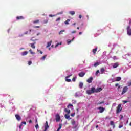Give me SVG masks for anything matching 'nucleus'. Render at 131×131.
Returning a JSON list of instances; mask_svg holds the SVG:
<instances>
[{
	"instance_id": "nucleus-34",
	"label": "nucleus",
	"mask_w": 131,
	"mask_h": 131,
	"mask_svg": "<svg viewBox=\"0 0 131 131\" xmlns=\"http://www.w3.org/2000/svg\"><path fill=\"white\" fill-rule=\"evenodd\" d=\"M63 32H65V30H61V31H60V32H59V35L62 34H63Z\"/></svg>"
},
{
	"instance_id": "nucleus-15",
	"label": "nucleus",
	"mask_w": 131,
	"mask_h": 131,
	"mask_svg": "<svg viewBox=\"0 0 131 131\" xmlns=\"http://www.w3.org/2000/svg\"><path fill=\"white\" fill-rule=\"evenodd\" d=\"M119 64H118V63H115L113 64V68H117L118 67Z\"/></svg>"
},
{
	"instance_id": "nucleus-6",
	"label": "nucleus",
	"mask_w": 131,
	"mask_h": 131,
	"mask_svg": "<svg viewBox=\"0 0 131 131\" xmlns=\"http://www.w3.org/2000/svg\"><path fill=\"white\" fill-rule=\"evenodd\" d=\"M98 110H99L100 113H103L104 111H105V108H104L103 107H99L97 108Z\"/></svg>"
},
{
	"instance_id": "nucleus-23",
	"label": "nucleus",
	"mask_w": 131,
	"mask_h": 131,
	"mask_svg": "<svg viewBox=\"0 0 131 131\" xmlns=\"http://www.w3.org/2000/svg\"><path fill=\"white\" fill-rule=\"evenodd\" d=\"M61 45H62V42H60V43H57L55 46V49H56V48H58L59 46H61Z\"/></svg>"
},
{
	"instance_id": "nucleus-7",
	"label": "nucleus",
	"mask_w": 131,
	"mask_h": 131,
	"mask_svg": "<svg viewBox=\"0 0 131 131\" xmlns=\"http://www.w3.org/2000/svg\"><path fill=\"white\" fill-rule=\"evenodd\" d=\"M127 90H128V88L127 86H125L123 89V91L122 93V95H123V94H125L126 92H127Z\"/></svg>"
},
{
	"instance_id": "nucleus-26",
	"label": "nucleus",
	"mask_w": 131,
	"mask_h": 131,
	"mask_svg": "<svg viewBox=\"0 0 131 131\" xmlns=\"http://www.w3.org/2000/svg\"><path fill=\"white\" fill-rule=\"evenodd\" d=\"M29 52L30 53L31 55H34L35 54V52H34L32 51V49H30Z\"/></svg>"
},
{
	"instance_id": "nucleus-40",
	"label": "nucleus",
	"mask_w": 131,
	"mask_h": 131,
	"mask_svg": "<svg viewBox=\"0 0 131 131\" xmlns=\"http://www.w3.org/2000/svg\"><path fill=\"white\" fill-rule=\"evenodd\" d=\"M76 78H77V77H74L73 79H72V80L73 81H75V80H76Z\"/></svg>"
},
{
	"instance_id": "nucleus-35",
	"label": "nucleus",
	"mask_w": 131,
	"mask_h": 131,
	"mask_svg": "<svg viewBox=\"0 0 131 131\" xmlns=\"http://www.w3.org/2000/svg\"><path fill=\"white\" fill-rule=\"evenodd\" d=\"M75 97H79V92H76L75 94Z\"/></svg>"
},
{
	"instance_id": "nucleus-60",
	"label": "nucleus",
	"mask_w": 131,
	"mask_h": 131,
	"mask_svg": "<svg viewBox=\"0 0 131 131\" xmlns=\"http://www.w3.org/2000/svg\"><path fill=\"white\" fill-rule=\"evenodd\" d=\"M81 17H82L81 15H79V19H81Z\"/></svg>"
},
{
	"instance_id": "nucleus-10",
	"label": "nucleus",
	"mask_w": 131,
	"mask_h": 131,
	"mask_svg": "<svg viewBox=\"0 0 131 131\" xmlns=\"http://www.w3.org/2000/svg\"><path fill=\"white\" fill-rule=\"evenodd\" d=\"M15 117H16V119H17V120H18V121H20V120H21V117L19 115H16Z\"/></svg>"
},
{
	"instance_id": "nucleus-9",
	"label": "nucleus",
	"mask_w": 131,
	"mask_h": 131,
	"mask_svg": "<svg viewBox=\"0 0 131 131\" xmlns=\"http://www.w3.org/2000/svg\"><path fill=\"white\" fill-rule=\"evenodd\" d=\"M87 82H88V83H92V82H93V77H91L88 79H87Z\"/></svg>"
},
{
	"instance_id": "nucleus-1",
	"label": "nucleus",
	"mask_w": 131,
	"mask_h": 131,
	"mask_svg": "<svg viewBox=\"0 0 131 131\" xmlns=\"http://www.w3.org/2000/svg\"><path fill=\"white\" fill-rule=\"evenodd\" d=\"M71 124L72 125H73L74 128H76V127L78 126V122H75V121H74V119L71 120Z\"/></svg>"
},
{
	"instance_id": "nucleus-58",
	"label": "nucleus",
	"mask_w": 131,
	"mask_h": 131,
	"mask_svg": "<svg viewBox=\"0 0 131 131\" xmlns=\"http://www.w3.org/2000/svg\"><path fill=\"white\" fill-rule=\"evenodd\" d=\"M32 123V121L31 120L29 121V123Z\"/></svg>"
},
{
	"instance_id": "nucleus-50",
	"label": "nucleus",
	"mask_w": 131,
	"mask_h": 131,
	"mask_svg": "<svg viewBox=\"0 0 131 131\" xmlns=\"http://www.w3.org/2000/svg\"><path fill=\"white\" fill-rule=\"evenodd\" d=\"M123 102L124 103V104H126V103H127V101L124 100V101H123Z\"/></svg>"
},
{
	"instance_id": "nucleus-59",
	"label": "nucleus",
	"mask_w": 131,
	"mask_h": 131,
	"mask_svg": "<svg viewBox=\"0 0 131 131\" xmlns=\"http://www.w3.org/2000/svg\"><path fill=\"white\" fill-rule=\"evenodd\" d=\"M113 106L115 107V106H116V103H113Z\"/></svg>"
},
{
	"instance_id": "nucleus-24",
	"label": "nucleus",
	"mask_w": 131,
	"mask_h": 131,
	"mask_svg": "<svg viewBox=\"0 0 131 131\" xmlns=\"http://www.w3.org/2000/svg\"><path fill=\"white\" fill-rule=\"evenodd\" d=\"M64 111H65V112L68 113V114H70V110H68L67 108H65L64 109Z\"/></svg>"
},
{
	"instance_id": "nucleus-36",
	"label": "nucleus",
	"mask_w": 131,
	"mask_h": 131,
	"mask_svg": "<svg viewBox=\"0 0 131 131\" xmlns=\"http://www.w3.org/2000/svg\"><path fill=\"white\" fill-rule=\"evenodd\" d=\"M38 22H39V20H34L33 21L34 24H36V23H38Z\"/></svg>"
},
{
	"instance_id": "nucleus-62",
	"label": "nucleus",
	"mask_w": 131,
	"mask_h": 131,
	"mask_svg": "<svg viewBox=\"0 0 131 131\" xmlns=\"http://www.w3.org/2000/svg\"><path fill=\"white\" fill-rule=\"evenodd\" d=\"M28 33V31H26L24 33V34H27Z\"/></svg>"
},
{
	"instance_id": "nucleus-2",
	"label": "nucleus",
	"mask_w": 131,
	"mask_h": 131,
	"mask_svg": "<svg viewBox=\"0 0 131 131\" xmlns=\"http://www.w3.org/2000/svg\"><path fill=\"white\" fill-rule=\"evenodd\" d=\"M94 93H95V88L94 87L92 88L91 90L86 91L88 95H91V94H94Z\"/></svg>"
},
{
	"instance_id": "nucleus-20",
	"label": "nucleus",
	"mask_w": 131,
	"mask_h": 131,
	"mask_svg": "<svg viewBox=\"0 0 131 131\" xmlns=\"http://www.w3.org/2000/svg\"><path fill=\"white\" fill-rule=\"evenodd\" d=\"M47 58V55H44L43 56H42L40 60L41 61H45V60L46 59V58Z\"/></svg>"
},
{
	"instance_id": "nucleus-52",
	"label": "nucleus",
	"mask_w": 131,
	"mask_h": 131,
	"mask_svg": "<svg viewBox=\"0 0 131 131\" xmlns=\"http://www.w3.org/2000/svg\"><path fill=\"white\" fill-rule=\"evenodd\" d=\"M40 27L39 26H34V28H39Z\"/></svg>"
},
{
	"instance_id": "nucleus-4",
	"label": "nucleus",
	"mask_w": 131,
	"mask_h": 131,
	"mask_svg": "<svg viewBox=\"0 0 131 131\" xmlns=\"http://www.w3.org/2000/svg\"><path fill=\"white\" fill-rule=\"evenodd\" d=\"M55 117L56 122H59V121L61 120V117H60V115H59V114H56Z\"/></svg>"
},
{
	"instance_id": "nucleus-12",
	"label": "nucleus",
	"mask_w": 131,
	"mask_h": 131,
	"mask_svg": "<svg viewBox=\"0 0 131 131\" xmlns=\"http://www.w3.org/2000/svg\"><path fill=\"white\" fill-rule=\"evenodd\" d=\"M35 42H34V43H30V47H31V48H32V49H35Z\"/></svg>"
},
{
	"instance_id": "nucleus-48",
	"label": "nucleus",
	"mask_w": 131,
	"mask_h": 131,
	"mask_svg": "<svg viewBox=\"0 0 131 131\" xmlns=\"http://www.w3.org/2000/svg\"><path fill=\"white\" fill-rule=\"evenodd\" d=\"M131 86V82H129L128 83V86Z\"/></svg>"
},
{
	"instance_id": "nucleus-17",
	"label": "nucleus",
	"mask_w": 131,
	"mask_h": 131,
	"mask_svg": "<svg viewBox=\"0 0 131 131\" xmlns=\"http://www.w3.org/2000/svg\"><path fill=\"white\" fill-rule=\"evenodd\" d=\"M105 102L104 101H97L96 102V105H102V104H104Z\"/></svg>"
},
{
	"instance_id": "nucleus-53",
	"label": "nucleus",
	"mask_w": 131,
	"mask_h": 131,
	"mask_svg": "<svg viewBox=\"0 0 131 131\" xmlns=\"http://www.w3.org/2000/svg\"><path fill=\"white\" fill-rule=\"evenodd\" d=\"M123 127V125H119V128H121V127Z\"/></svg>"
},
{
	"instance_id": "nucleus-55",
	"label": "nucleus",
	"mask_w": 131,
	"mask_h": 131,
	"mask_svg": "<svg viewBox=\"0 0 131 131\" xmlns=\"http://www.w3.org/2000/svg\"><path fill=\"white\" fill-rule=\"evenodd\" d=\"M36 35H37V36H38V35H40V32H38V33H37Z\"/></svg>"
},
{
	"instance_id": "nucleus-63",
	"label": "nucleus",
	"mask_w": 131,
	"mask_h": 131,
	"mask_svg": "<svg viewBox=\"0 0 131 131\" xmlns=\"http://www.w3.org/2000/svg\"><path fill=\"white\" fill-rule=\"evenodd\" d=\"M44 23H45V24L48 23V20L44 21Z\"/></svg>"
},
{
	"instance_id": "nucleus-29",
	"label": "nucleus",
	"mask_w": 131,
	"mask_h": 131,
	"mask_svg": "<svg viewBox=\"0 0 131 131\" xmlns=\"http://www.w3.org/2000/svg\"><path fill=\"white\" fill-rule=\"evenodd\" d=\"M69 22H70V19H67V20L64 22V24H66L67 25H68V24H69Z\"/></svg>"
},
{
	"instance_id": "nucleus-44",
	"label": "nucleus",
	"mask_w": 131,
	"mask_h": 131,
	"mask_svg": "<svg viewBox=\"0 0 131 131\" xmlns=\"http://www.w3.org/2000/svg\"><path fill=\"white\" fill-rule=\"evenodd\" d=\"M56 16V15H53V14H50V15H49V17H55Z\"/></svg>"
},
{
	"instance_id": "nucleus-11",
	"label": "nucleus",
	"mask_w": 131,
	"mask_h": 131,
	"mask_svg": "<svg viewBox=\"0 0 131 131\" xmlns=\"http://www.w3.org/2000/svg\"><path fill=\"white\" fill-rule=\"evenodd\" d=\"M51 45H52V40L47 42L46 48H50V47H51Z\"/></svg>"
},
{
	"instance_id": "nucleus-42",
	"label": "nucleus",
	"mask_w": 131,
	"mask_h": 131,
	"mask_svg": "<svg viewBox=\"0 0 131 131\" xmlns=\"http://www.w3.org/2000/svg\"><path fill=\"white\" fill-rule=\"evenodd\" d=\"M59 127L58 128L59 129H61L62 128V124H59Z\"/></svg>"
},
{
	"instance_id": "nucleus-22",
	"label": "nucleus",
	"mask_w": 131,
	"mask_h": 131,
	"mask_svg": "<svg viewBox=\"0 0 131 131\" xmlns=\"http://www.w3.org/2000/svg\"><path fill=\"white\" fill-rule=\"evenodd\" d=\"M121 80V77H118L116 78V80L115 81H120Z\"/></svg>"
},
{
	"instance_id": "nucleus-64",
	"label": "nucleus",
	"mask_w": 131,
	"mask_h": 131,
	"mask_svg": "<svg viewBox=\"0 0 131 131\" xmlns=\"http://www.w3.org/2000/svg\"><path fill=\"white\" fill-rule=\"evenodd\" d=\"M129 24L130 26L131 25V20H129Z\"/></svg>"
},
{
	"instance_id": "nucleus-30",
	"label": "nucleus",
	"mask_w": 131,
	"mask_h": 131,
	"mask_svg": "<svg viewBox=\"0 0 131 131\" xmlns=\"http://www.w3.org/2000/svg\"><path fill=\"white\" fill-rule=\"evenodd\" d=\"M98 50V48H96L95 49L93 50V54H96V52H97V50Z\"/></svg>"
},
{
	"instance_id": "nucleus-19",
	"label": "nucleus",
	"mask_w": 131,
	"mask_h": 131,
	"mask_svg": "<svg viewBox=\"0 0 131 131\" xmlns=\"http://www.w3.org/2000/svg\"><path fill=\"white\" fill-rule=\"evenodd\" d=\"M50 127L48 124V122H46V125H45V130L44 131H47V129Z\"/></svg>"
},
{
	"instance_id": "nucleus-56",
	"label": "nucleus",
	"mask_w": 131,
	"mask_h": 131,
	"mask_svg": "<svg viewBox=\"0 0 131 131\" xmlns=\"http://www.w3.org/2000/svg\"><path fill=\"white\" fill-rule=\"evenodd\" d=\"M22 123L19 125V128H21V127H22Z\"/></svg>"
},
{
	"instance_id": "nucleus-18",
	"label": "nucleus",
	"mask_w": 131,
	"mask_h": 131,
	"mask_svg": "<svg viewBox=\"0 0 131 131\" xmlns=\"http://www.w3.org/2000/svg\"><path fill=\"white\" fill-rule=\"evenodd\" d=\"M69 14L71 15L72 16H74L75 15V12L72 11H69Z\"/></svg>"
},
{
	"instance_id": "nucleus-61",
	"label": "nucleus",
	"mask_w": 131,
	"mask_h": 131,
	"mask_svg": "<svg viewBox=\"0 0 131 131\" xmlns=\"http://www.w3.org/2000/svg\"><path fill=\"white\" fill-rule=\"evenodd\" d=\"M130 55H131V54L129 53L126 54V56H130Z\"/></svg>"
},
{
	"instance_id": "nucleus-45",
	"label": "nucleus",
	"mask_w": 131,
	"mask_h": 131,
	"mask_svg": "<svg viewBox=\"0 0 131 131\" xmlns=\"http://www.w3.org/2000/svg\"><path fill=\"white\" fill-rule=\"evenodd\" d=\"M60 20H61V18H60V17H58V18L56 19V22H58V21H60Z\"/></svg>"
},
{
	"instance_id": "nucleus-16",
	"label": "nucleus",
	"mask_w": 131,
	"mask_h": 131,
	"mask_svg": "<svg viewBox=\"0 0 131 131\" xmlns=\"http://www.w3.org/2000/svg\"><path fill=\"white\" fill-rule=\"evenodd\" d=\"M101 64H102V62H96L95 64H94V67H97V66H99V65H101Z\"/></svg>"
},
{
	"instance_id": "nucleus-21",
	"label": "nucleus",
	"mask_w": 131,
	"mask_h": 131,
	"mask_svg": "<svg viewBox=\"0 0 131 131\" xmlns=\"http://www.w3.org/2000/svg\"><path fill=\"white\" fill-rule=\"evenodd\" d=\"M65 118H66V119H69V120H70V119H71V118H70V116L66 114L64 116Z\"/></svg>"
},
{
	"instance_id": "nucleus-57",
	"label": "nucleus",
	"mask_w": 131,
	"mask_h": 131,
	"mask_svg": "<svg viewBox=\"0 0 131 131\" xmlns=\"http://www.w3.org/2000/svg\"><path fill=\"white\" fill-rule=\"evenodd\" d=\"M118 85H119V84L117 83L115 84V86H116V88H117V86H118Z\"/></svg>"
},
{
	"instance_id": "nucleus-37",
	"label": "nucleus",
	"mask_w": 131,
	"mask_h": 131,
	"mask_svg": "<svg viewBox=\"0 0 131 131\" xmlns=\"http://www.w3.org/2000/svg\"><path fill=\"white\" fill-rule=\"evenodd\" d=\"M99 73H100V71L99 70H97L95 73L96 75L98 76V74H99Z\"/></svg>"
},
{
	"instance_id": "nucleus-49",
	"label": "nucleus",
	"mask_w": 131,
	"mask_h": 131,
	"mask_svg": "<svg viewBox=\"0 0 131 131\" xmlns=\"http://www.w3.org/2000/svg\"><path fill=\"white\" fill-rule=\"evenodd\" d=\"M74 115H75V114H74V113L71 114V116H72V117H73V116H74Z\"/></svg>"
},
{
	"instance_id": "nucleus-32",
	"label": "nucleus",
	"mask_w": 131,
	"mask_h": 131,
	"mask_svg": "<svg viewBox=\"0 0 131 131\" xmlns=\"http://www.w3.org/2000/svg\"><path fill=\"white\" fill-rule=\"evenodd\" d=\"M67 44L68 45H70L71 43V42H72V41H71V40H67Z\"/></svg>"
},
{
	"instance_id": "nucleus-28",
	"label": "nucleus",
	"mask_w": 131,
	"mask_h": 131,
	"mask_svg": "<svg viewBox=\"0 0 131 131\" xmlns=\"http://www.w3.org/2000/svg\"><path fill=\"white\" fill-rule=\"evenodd\" d=\"M16 19H17V20H21V19H24V17H23V16H17V17H16Z\"/></svg>"
},
{
	"instance_id": "nucleus-43",
	"label": "nucleus",
	"mask_w": 131,
	"mask_h": 131,
	"mask_svg": "<svg viewBox=\"0 0 131 131\" xmlns=\"http://www.w3.org/2000/svg\"><path fill=\"white\" fill-rule=\"evenodd\" d=\"M72 103H73V104H76V101L75 100H73Z\"/></svg>"
},
{
	"instance_id": "nucleus-51",
	"label": "nucleus",
	"mask_w": 131,
	"mask_h": 131,
	"mask_svg": "<svg viewBox=\"0 0 131 131\" xmlns=\"http://www.w3.org/2000/svg\"><path fill=\"white\" fill-rule=\"evenodd\" d=\"M22 124H24L25 125H26V122H23L21 123Z\"/></svg>"
},
{
	"instance_id": "nucleus-54",
	"label": "nucleus",
	"mask_w": 131,
	"mask_h": 131,
	"mask_svg": "<svg viewBox=\"0 0 131 131\" xmlns=\"http://www.w3.org/2000/svg\"><path fill=\"white\" fill-rule=\"evenodd\" d=\"M71 33H76V31H73L71 32Z\"/></svg>"
},
{
	"instance_id": "nucleus-25",
	"label": "nucleus",
	"mask_w": 131,
	"mask_h": 131,
	"mask_svg": "<svg viewBox=\"0 0 131 131\" xmlns=\"http://www.w3.org/2000/svg\"><path fill=\"white\" fill-rule=\"evenodd\" d=\"M104 72H105V69L101 68L100 70L101 74H103V73H104Z\"/></svg>"
},
{
	"instance_id": "nucleus-41",
	"label": "nucleus",
	"mask_w": 131,
	"mask_h": 131,
	"mask_svg": "<svg viewBox=\"0 0 131 131\" xmlns=\"http://www.w3.org/2000/svg\"><path fill=\"white\" fill-rule=\"evenodd\" d=\"M63 11H61L60 12H59L57 14V15H62V14H63Z\"/></svg>"
},
{
	"instance_id": "nucleus-14",
	"label": "nucleus",
	"mask_w": 131,
	"mask_h": 131,
	"mask_svg": "<svg viewBox=\"0 0 131 131\" xmlns=\"http://www.w3.org/2000/svg\"><path fill=\"white\" fill-rule=\"evenodd\" d=\"M85 75V73L83 72H81L79 74V76H80V77H83Z\"/></svg>"
},
{
	"instance_id": "nucleus-27",
	"label": "nucleus",
	"mask_w": 131,
	"mask_h": 131,
	"mask_svg": "<svg viewBox=\"0 0 131 131\" xmlns=\"http://www.w3.org/2000/svg\"><path fill=\"white\" fill-rule=\"evenodd\" d=\"M79 86L80 89H82V86H83V83L80 82Z\"/></svg>"
},
{
	"instance_id": "nucleus-46",
	"label": "nucleus",
	"mask_w": 131,
	"mask_h": 131,
	"mask_svg": "<svg viewBox=\"0 0 131 131\" xmlns=\"http://www.w3.org/2000/svg\"><path fill=\"white\" fill-rule=\"evenodd\" d=\"M72 106H73L72 104H69L68 105L67 107H68V108H69V107H72Z\"/></svg>"
},
{
	"instance_id": "nucleus-3",
	"label": "nucleus",
	"mask_w": 131,
	"mask_h": 131,
	"mask_svg": "<svg viewBox=\"0 0 131 131\" xmlns=\"http://www.w3.org/2000/svg\"><path fill=\"white\" fill-rule=\"evenodd\" d=\"M127 34H128V35H129V36H131V28H130V26H128V27H127Z\"/></svg>"
},
{
	"instance_id": "nucleus-33",
	"label": "nucleus",
	"mask_w": 131,
	"mask_h": 131,
	"mask_svg": "<svg viewBox=\"0 0 131 131\" xmlns=\"http://www.w3.org/2000/svg\"><path fill=\"white\" fill-rule=\"evenodd\" d=\"M66 81H67V82H71V79H68V78H66Z\"/></svg>"
},
{
	"instance_id": "nucleus-38",
	"label": "nucleus",
	"mask_w": 131,
	"mask_h": 131,
	"mask_svg": "<svg viewBox=\"0 0 131 131\" xmlns=\"http://www.w3.org/2000/svg\"><path fill=\"white\" fill-rule=\"evenodd\" d=\"M71 76H72V74H71L70 75L67 76L66 77V78H69Z\"/></svg>"
},
{
	"instance_id": "nucleus-31",
	"label": "nucleus",
	"mask_w": 131,
	"mask_h": 131,
	"mask_svg": "<svg viewBox=\"0 0 131 131\" xmlns=\"http://www.w3.org/2000/svg\"><path fill=\"white\" fill-rule=\"evenodd\" d=\"M110 124L111 125H113V127H115V125H114V122H113V121H111L110 122Z\"/></svg>"
},
{
	"instance_id": "nucleus-5",
	"label": "nucleus",
	"mask_w": 131,
	"mask_h": 131,
	"mask_svg": "<svg viewBox=\"0 0 131 131\" xmlns=\"http://www.w3.org/2000/svg\"><path fill=\"white\" fill-rule=\"evenodd\" d=\"M122 108H121V104H119L118 105V107L117 108V110H116V112L117 113H119V112H120V111H121Z\"/></svg>"
},
{
	"instance_id": "nucleus-8",
	"label": "nucleus",
	"mask_w": 131,
	"mask_h": 131,
	"mask_svg": "<svg viewBox=\"0 0 131 131\" xmlns=\"http://www.w3.org/2000/svg\"><path fill=\"white\" fill-rule=\"evenodd\" d=\"M102 88H97L96 89H95L94 93H99L102 91Z\"/></svg>"
},
{
	"instance_id": "nucleus-13",
	"label": "nucleus",
	"mask_w": 131,
	"mask_h": 131,
	"mask_svg": "<svg viewBox=\"0 0 131 131\" xmlns=\"http://www.w3.org/2000/svg\"><path fill=\"white\" fill-rule=\"evenodd\" d=\"M28 54V51H25L21 53V56H26Z\"/></svg>"
},
{
	"instance_id": "nucleus-47",
	"label": "nucleus",
	"mask_w": 131,
	"mask_h": 131,
	"mask_svg": "<svg viewBox=\"0 0 131 131\" xmlns=\"http://www.w3.org/2000/svg\"><path fill=\"white\" fill-rule=\"evenodd\" d=\"M31 64H32V61H29L28 62V65L30 66V65H31Z\"/></svg>"
},
{
	"instance_id": "nucleus-39",
	"label": "nucleus",
	"mask_w": 131,
	"mask_h": 131,
	"mask_svg": "<svg viewBox=\"0 0 131 131\" xmlns=\"http://www.w3.org/2000/svg\"><path fill=\"white\" fill-rule=\"evenodd\" d=\"M35 128H36V129H37V128H39V126H38V124H36Z\"/></svg>"
}]
</instances>
